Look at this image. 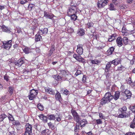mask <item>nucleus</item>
I'll return each instance as SVG.
<instances>
[{
	"instance_id": "obj_1",
	"label": "nucleus",
	"mask_w": 135,
	"mask_h": 135,
	"mask_svg": "<svg viewBox=\"0 0 135 135\" xmlns=\"http://www.w3.org/2000/svg\"><path fill=\"white\" fill-rule=\"evenodd\" d=\"M55 115L54 114H51L47 115V117L44 115L43 114H40L38 117L40 118L42 120L45 122H46L47 121V118L50 120H54L55 119Z\"/></svg>"
},
{
	"instance_id": "obj_42",
	"label": "nucleus",
	"mask_w": 135,
	"mask_h": 135,
	"mask_svg": "<svg viewBox=\"0 0 135 135\" xmlns=\"http://www.w3.org/2000/svg\"><path fill=\"white\" fill-rule=\"evenodd\" d=\"M37 107L38 109L40 110H42L44 109V107L43 105L40 104L37 105Z\"/></svg>"
},
{
	"instance_id": "obj_5",
	"label": "nucleus",
	"mask_w": 135,
	"mask_h": 135,
	"mask_svg": "<svg viewBox=\"0 0 135 135\" xmlns=\"http://www.w3.org/2000/svg\"><path fill=\"white\" fill-rule=\"evenodd\" d=\"M38 93L37 90H35L34 89H32L30 91V93L28 95L29 99L30 100H33L36 97Z\"/></svg>"
},
{
	"instance_id": "obj_54",
	"label": "nucleus",
	"mask_w": 135,
	"mask_h": 135,
	"mask_svg": "<svg viewBox=\"0 0 135 135\" xmlns=\"http://www.w3.org/2000/svg\"><path fill=\"white\" fill-rule=\"evenodd\" d=\"M9 93L11 95L12 94V93H13V89H12V88L11 87H9Z\"/></svg>"
},
{
	"instance_id": "obj_16",
	"label": "nucleus",
	"mask_w": 135,
	"mask_h": 135,
	"mask_svg": "<svg viewBox=\"0 0 135 135\" xmlns=\"http://www.w3.org/2000/svg\"><path fill=\"white\" fill-rule=\"evenodd\" d=\"M120 61V59H116L111 61V62L114 65H117L119 63Z\"/></svg>"
},
{
	"instance_id": "obj_47",
	"label": "nucleus",
	"mask_w": 135,
	"mask_h": 135,
	"mask_svg": "<svg viewBox=\"0 0 135 135\" xmlns=\"http://www.w3.org/2000/svg\"><path fill=\"white\" fill-rule=\"evenodd\" d=\"M27 2V0H21L20 2L21 4H24L26 3Z\"/></svg>"
},
{
	"instance_id": "obj_39",
	"label": "nucleus",
	"mask_w": 135,
	"mask_h": 135,
	"mask_svg": "<svg viewBox=\"0 0 135 135\" xmlns=\"http://www.w3.org/2000/svg\"><path fill=\"white\" fill-rule=\"evenodd\" d=\"M62 118V117L60 115H55V119L56 120L55 121H56L57 122H60L61 121V119Z\"/></svg>"
},
{
	"instance_id": "obj_11",
	"label": "nucleus",
	"mask_w": 135,
	"mask_h": 135,
	"mask_svg": "<svg viewBox=\"0 0 135 135\" xmlns=\"http://www.w3.org/2000/svg\"><path fill=\"white\" fill-rule=\"evenodd\" d=\"M104 98L107 99H108L110 101L114 98V96L112 95L110 92L106 93L105 95Z\"/></svg>"
},
{
	"instance_id": "obj_29",
	"label": "nucleus",
	"mask_w": 135,
	"mask_h": 135,
	"mask_svg": "<svg viewBox=\"0 0 135 135\" xmlns=\"http://www.w3.org/2000/svg\"><path fill=\"white\" fill-rule=\"evenodd\" d=\"M112 64L111 63V62H108V63H107L105 67V71H108L109 69L111 67Z\"/></svg>"
},
{
	"instance_id": "obj_21",
	"label": "nucleus",
	"mask_w": 135,
	"mask_h": 135,
	"mask_svg": "<svg viewBox=\"0 0 135 135\" xmlns=\"http://www.w3.org/2000/svg\"><path fill=\"white\" fill-rule=\"evenodd\" d=\"M23 52L26 54L29 53L30 51V49L27 47L24 46L22 48Z\"/></svg>"
},
{
	"instance_id": "obj_2",
	"label": "nucleus",
	"mask_w": 135,
	"mask_h": 135,
	"mask_svg": "<svg viewBox=\"0 0 135 135\" xmlns=\"http://www.w3.org/2000/svg\"><path fill=\"white\" fill-rule=\"evenodd\" d=\"M76 4L75 3L71 4V6L68 10L67 13L68 16H70L71 15L76 13L77 11V8L76 7Z\"/></svg>"
},
{
	"instance_id": "obj_38",
	"label": "nucleus",
	"mask_w": 135,
	"mask_h": 135,
	"mask_svg": "<svg viewBox=\"0 0 135 135\" xmlns=\"http://www.w3.org/2000/svg\"><path fill=\"white\" fill-rule=\"evenodd\" d=\"M123 41L125 45H127L128 43L129 40L127 37H124L123 39Z\"/></svg>"
},
{
	"instance_id": "obj_40",
	"label": "nucleus",
	"mask_w": 135,
	"mask_h": 135,
	"mask_svg": "<svg viewBox=\"0 0 135 135\" xmlns=\"http://www.w3.org/2000/svg\"><path fill=\"white\" fill-rule=\"evenodd\" d=\"M121 114L119 115L118 117L120 118H123L126 117V113L123 112L121 113Z\"/></svg>"
},
{
	"instance_id": "obj_9",
	"label": "nucleus",
	"mask_w": 135,
	"mask_h": 135,
	"mask_svg": "<svg viewBox=\"0 0 135 135\" xmlns=\"http://www.w3.org/2000/svg\"><path fill=\"white\" fill-rule=\"evenodd\" d=\"M25 60L24 58H21L17 61V62L16 63L15 65L19 67L20 66L25 62Z\"/></svg>"
},
{
	"instance_id": "obj_49",
	"label": "nucleus",
	"mask_w": 135,
	"mask_h": 135,
	"mask_svg": "<svg viewBox=\"0 0 135 135\" xmlns=\"http://www.w3.org/2000/svg\"><path fill=\"white\" fill-rule=\"evenodd\" d=\"M9 76H8L7 74H6L4 76V79L7 81H8L9 80Z\"/></svg>"
},
{
	"instance_id": "obj_59",
	"label": "nucleus",
	"mask_w": 135,
	"mask_h": 135,
	"mask_svg": "<svg viewBox=\"0 0 135 135\" xmlns=\"http://www.w3.org/2000/svg\"><path fill=\"white\" fill-rule=\"evenodd\" d=\"M32 134V132L30 133V132H25V135H31Z\"/></svg>"
},
{
	"instance_id": "obj_37",
	"label": "nucleus",
	"mask_w": 135,
	"mask_h": 135,
	"mask_svg": "<svg viewBox=\"0 0 135 135\" xmlns=\"http://www.w3.org/2000/svg\"><path fill=\"white\" fill-rule=\"evenodd\" d=\"M109 9L110 10H115L116 9L114 7V6L112 3H111L109 5Z\"/></svg>"
},
{
	"instance_id": "obj_56",
	"label": "nucleus",
	"mask_w": 135,
	"mask_h": 135,
	"mask_svg": "<svg viewBox=\"0 0 135 135\" xmlns=\"http://www.w3.org/2000/svg\"><path fill=\"white\" fill-rule=\"evenodd\" d=\"M125 135H135V133H132L130 132L126 133Z\"/></svg>"
},
{
	"instance_id": "obj_36",
	"label": "nucleus",
	"mask_w": 135,
	"mask_h": 135,
	"mask_svg": "<svg viewBox=\"0 0 135 135\" xmlns=\"http://www.w3.org/2000/svg\"><path fill=\"white\" fill-rule=\"evenodd\" d=\"M7 116L4 114H2L0 115V121H2L4 118H6Z\"/></svg>"
},
{
	"instance_id": "obj_64",
	"label": "nucleus",
	"mask_w": 135,
	"mask_h": 135,
	"mask_svg": "<svg viewBox=\"0 0 135 135\" xmlns=\"http://www.w3.org/2000/svg\"><path fill=\"white\" fill-rule=\"evenodd\" d=\"M5 8V6H0V9L1 10Z\"/></svg>"
},
{
	"instance_id": "obj_41",
	"label": "nucleus",
	"mask_w": 135,
	"mask_h": 135,
	"mask_svg": "<svg viewBox=\"0 0 135 135\" xmlns=\"http://www.w3.org/2000/svg\"><path fill=\"white\" fill-rule=\"evenodd\" d=\"M94 121L96 122L97 124H101L102 123V121L101 119H98L94 120Z\"/></svg>"
},
{
	"instance_id": "obj_25",
	"label": "nucleus",
	"mask_w": 135,
	"mask_h": 135,
	"mask_svg": "<svg viewBox=\"0 0 135 135\" xmlns=\"http://www.w3.org/2000/svg\"><path fill=\"white\" fill-rule=\"evenodd\" d=\"M119 95L120 93L119 91H117L115 92L114 94V97L113 98H114L115 100H117L119 98Z\"/></svg>"
},
{
	"instance_id": "obj_30",
	"label": "nucleus",
	"mask_w": 135,
	"mask_h": 135,
	"mask_svg": "<svg viewBox=\"0 0 135 135\" xmlns=\"http://www.w3.org/2000/svg\"><path fill=\"white\" fill-rule=\"evenodd\" d=\"M55 98L56 100H57L59 101H60L61 99V96L60 93L58 92H57L56 94L55 95Z\"/></svg>"
},
{
	"instance_id": "obj_6",
	"label": "nucleus",
	"mask_w": 135,
	"mask_h": 135,
	"mask_svg": "<svg viewBox=\"0 0 135 135\" xmlns=\"http://www.w3.org/2000/svg\"><path fill=\"white\" fill-rule=\"evenodd\" d=\"M71 113L73 116L74 120L78 123H79V117L76 112L75 110L72 109Z\"/></svg>"
},
{
	"instance_id": "obj_18",
	"label": "nucleus",
	"mask_w": 135,
	"mask_h": 135,
	"mask_svg": "<svg viewBox=\"0 0 135 135\" xmlns=\"http://www.w3.org/2000/svg\"><path fill=\"white\" fill-rule=\"evenodd\" d=\"M80 55H79L75 59L79 62H81L82 63L84 62H85V60Z\"/></svg>"
},
{
	"instance_id": "obj_55",
	"label": "nucleus",
	"mask_w": 135,
	"mask_h": 135,
	"mask_svg": "<svg viewBox=\"0 0 135 135\" xmlns=\"http://www.w3.org/2000/svg\"><path fill=\"white\" fill-rule=\"evenodd\" d=\"M81 73V71L80 70H78L75 74V75L76 76H77L79 75Z\"/></svg>"
},
{
	"instance_id": "obj_12",
	"label": "nucleus",
	"mask_w": 135,
	"mask_h": 135,
	"mask_svg": "<svg viewBox=\"0 0 135 135\" xmlns=\"http://www.w3.org/2000/svg\"><path fill=\"white\" fill-rule=\"evenodd\" d=\"M116 42L117 45L119 47L122 45L123 39L121 37H118L116 40Z\"/></svg>"
},
{
	"instance_id": "obj_10",
	"label": "nucleus",
	"mask_w": 135,
	"mask_h": 135,
	"mask_svg": "<svg viewBox=\"0 0 135 135\" xmlns=\"http://www.w3.org/2000/svg\"><path fill=\"white\" fill-rule=\"evenodd\" d=\"M45 89L46 92L47 93L51 94H54L55 93L54 91L49 87H46L45 88Z\"/></svg>"
},
{
	"instance_id": "obj_15",
	"label": "nucleus",
	"mask_w": 135,
	"mask_h": 135,
	"mask_svg": "<svg viewBox=\"0 0 135 135\" xmlns=\"http://www.w3.org/2000/svg\"><path fill=\"white\" fill-rule=\"evenodd\" d=\"M78 123L80 124L81 127H83L87 123V122L86 120L83 119L82 120L79 121V123Z\"/></svg>"
},
{
	"instance_id": "obj_58",
	"label": "nucleus",
	"mask_w": 135,
	"mask_h": 135,
	"mask_svg": "<svg viewBox=\"0 0 135 135\" xmlns=\"http://www.w3.org/2000/svg\"><path fill=\"white\" fill-rule=\"evenodd\" d=\"M33 5L32 4H29L28 8L29 10H31L33 7Z\"/></svg>"
},
{
	"instance_id": "obj_3",
	"label": "nucleus",
	"mask_w": 135,
	"mask_h": 135,
	"mask_svg": "<svg viewBox=\"0 0 135 135\" xmlns=\"http://www.w3.org/2000/svg\"><path fill=\"white\" fill-rule=\"evenodd\" d=\"M60 75H61L62 78V80H68V79H70L71 75L69 74V72L68 71H66L64 70H62L60 73Z\"/></svg>"
},
{
	"instance_id": "obj_52",
	"label": "nucleus",
	"mask_w": 135,
	"mask_h": 135,
	"mask_svg": "<svg viewBox=\"0 0 135 135\" xmlns=\"http://www.w3.org/2000/svg\"><path fill=\"white\" fill-rule=\"evenodd\" d=\"M79 129V126H76L75 127L74 131L75 132H77L78 131Z\"/></svg>"
},
{
	"instance_id": "obj_51",
	"label": "nucleus",
	"mask_w": 135,
	"mask_h": 135,
	"mask_svg": "<svg viewBox=\"0 0 135 135\" xmlns=\"http://www.w3.org/2000/svg\"><path fill=\"white\" fill-rule=\"evenodd\" d=\"M129 34H132L133 35L135 36V30H131L129 32Z\"/></svg>"
},
{
	"instance_id": "obj_62",
	"label": "nucleus",
	"mask_w": 135,
	"mask_h": 135,
	"mask_svg": "<svg viewBox=\"0 0 135 135\" xmlns=\"http://www.w3.org/2000/svg\"><path fill=\"white\" fill-rule=\"evenodd\" d=\"M117 0H112V1L113 3L115 5H117L118 4L117 2Z\"/></svg>"
},
{
	"instance_id": "obj_34",
	"label": "nucleus",
	"mask_w": 135,
	"mask_h": 135,
	"mask_svg": "<svg viewBox=\"0 0 135 135\" xmlns=\"http://www.w3.org/2000/svg\"><path fill=\"white\" fill-rule=\"evenodd\" d=\"M1 28H2L3 31H4L6 32H9V30L5 26H3L2 27L1 26Z\"/></svg>"
},
{
	"instance_id": "obj_61",
	"label": "nucleus",
	"mask_w": 135,
	"mask_h": 135,
	"mask_svg": "<svg viewBox=\"0 0 135 135\" xmlns=\"http://www.w3.org/2000/svg\"><path fill=\"white\" fill-rule=\"evenodd\" d=\"M55 50L54 47H51V49L50 50V52L51 53H53V52Z\"/></svg>"
},
{
	"instance_id": "obj_20",
	"label": "nucleus",
	"mask_w": 135,
	"mask_h": 135,
	"mask_svg": "<svg viewBox=\"0 0 135 135\" xmlns=\"http://www.w3.org/2000/svg\"><path fill=\"white\" fill-rule=\"evenodd\" d=\"M48 30L47 28H45L44 29H42L41 30H39V32L40 33L42 34H46L48 32Z\"/></svg>"
},
{
	"instance_id": "obj_57",
	"label": "nucleus",
	"mask_w": 135,
	"mask_h": 135,
	"mask_svg": "<svg viewBox=\"0 0 135 135\" xmlns=\"http://www.w3.org/2000/svg\"><path fill=\"white\" fill-rule=\"evenodd\" d=\"M99 116L101 119L103 118V116L102 113H99Z\"/></svg>"
},
{
	"instance_id": "obj_32",
	"label": "nucleus",
	"mask_w": 135,
	"mask_h": 135,
	"mask_svg": "<svg viewBox=\"0 0 135 135\" xmlns=\"http://www.w3.org/2000/svg\"><path fill=\"white\" fill-rule=\"evenodd\" d=\"M70 16L71 17V20L73 21H75L77 19V16L75 15V14H73L71 15L70 16Z\"/></svg>"
},
{
	"instance_id": "obj_44",
	"label": "nucleus",
	"mask_w": 135,
	"mask_h": 135,
	"mask_svg": "<svg viewBox=\"0 0 135 135\" xmlns=\"http://www.w3.org/2000/svg\"><path fill=\"white\" fill-rule=\"evenodd\" d=\"M9 120L11 121H13L14 120V119L12 115L11 114H9L8 117Z\"/></svg>"
},
{
	"instance_id": "obj_31",
	"label": "nucleus",
	"mask_w": 135,
	"mask_h": 135,
	"mask_svg": "<svg viewBox=\"0 0 135 135\" xmlns=\"http://www.w3.org/2000/svg\"><path fill=\"white\" fill-rule=\"evenodd\" d=\"M91 62L92 64L98 65L100 63V61L97 59L91 60Z\"/></svg>"
},
{
	"instance_id": "obj_27",
	"label": "nucleus",
	"mask_w": 135,
	"mask_h": 135,
	"mask_svg": "<svg viewBox=\"0 0 135 135\" xmlns=\"http://www.w3.org/2000/svg\"><path fill=\"white\" fill-rule=\"evenodd\" d=\"M115 35L114 34L109 36L108 39L109 41L111 42L114 40L115 38Z\"/></svg>"
},
{
	"instance_id": "obj_4",
	"label": "nucleus",
	"mask_w": 135,
	"mask_h": 135,
	"mask_svg": "<svg viewBox=\"0 0 135 135\" xmlns=\"http://www.w3.org/2000/svg\"><path fill=\"white\" fill-rule=\"evenodd\" d=\"M12 40H9L7 41H3L2 42L3 44L2 45V47L6 49H8L11 46Z\"/></svg>"
},
{
	"instance_id": "obj_13",
	"label": "nucleus",
	"mask_w": 135,
	"mask_h": 135,
	"mask_svg": "<svg viewBox=\"0 0 135 135\" xmlns=\"http://www.w3.org/2000/svg\"><path fill=\"white\" fill-rule=\"evenodd\" d=\"M26 132H32V125L29 124H27L26 125Z\"/></svg>"
},
{
	"instance_id": "obj_43",
	"label": "nucleus",
	"mask_w": 135,
	"mask_h": 135,
	"mask_svg": "<svg viewBox=\"0 0 135 135\" xmlns=\"http://www.w3.org/2000/svg\"><path fill=\"white\" fill-rule=\"evenodd\" d=\"M48 125L49 128L52 129L54 128V126L52 124L51 122L48 123Z\"/></svg>"
},
{
	"instance_id": "obj_60",
	"label": "nucleus",
	"mask_w": 135,
	"mask_h": 135,
	"mask_svg": "<svg viewBox=\"0 0 135 135\" xmlns=\"http://www.w3.org/2000/svg\"><path fill=\"white\" fill-rule=\"evenodd\" d=\"M20 123L18 121H15V122L13 123V124L14 125H19L20 124Z\"/></svg>"
},
{
	"instance_id": "obj_33",
	"label": "nucleus",
	"mask_w": 135,
	"mask_h": 135,
	"mask_svg": "<svg viewBox=\"0 0 135 135\" xmlns=\"http://www.w3.org/2000/svg\"><path fill=\"white\" fill-rule=\"evenodd\" d=\"M42 38L41 36L39 35H36L35 36V40L36 41H40Z\"/></svg>"
},
{
	"instance_id": "obj_22",
	"label": "nucleus",
	"mask_w": 135,
	"mask_h": 135,
	"mask_svg": "<svg viewBox=\"0 0 135 135\" xmlns=\"http://www.w3.org/2000/svg\"><path fill=\"white\" fill-rule=\"evenodd\" d=\"M77 34L80 36L83 35L85 34L84 30L82 29H79L78 31Z\"/></svg>"
},
{
	"instance_id": "obj_7",
	"label": "nucleus",
	"mask_w": 135,
	"mask_h": 135,
	"mask_svg": "<svg viewBox=\"0 0 135 135\" xmlns=\"http://www.w3.org/2000/svg\"><path fill=\"white\" fill-rule=\"evenodd\" d=\"M108 0H104V1H98L97 3L98 7L100 8L103 7L107 5L108 3Z\"/></svg>"
},
{
	"instance_id": "obj_28",
	"label": "nucleus",
	"mask_w": 135,
	"mask_h": 135,
	"mask_svg": "<svg viewBox=\"0 0 135 135\" xmlns=\"http://www.w3.org/2000/svg\"><path fill=\"white\" fill-rule=\"evenodd\" d=\"M94 23L91 22H88L86 25V27L88 28H90L93 27Z\"/></svg>"
},
{
	"instance_id": "obj_46",
	"label": "nucleus",
	"mask_w": 135,
	"mask_h": 135,
	"mask_svg": "<svg viewBox=\"0 0 135 135\" xmlns=\"http://www.w3.org/2000/svg\"><path fill=\"white\" fill-rule=\"evenodd\" d=\"M87 77L85 75H84L83 78V82H87Z\"/></svg>"
},
{
	"instance_id": "obj_63",
	"label": "nucleus",
	"mask_w": 135,
	"mask_h": 135,
	"mask_svg": "<svg viewBox=\"0 0 135 135\" xmlns=\"http://www.w3.org/2000/svg\"><path fill=\"white\" fill-rule=\"evenodd\" d=\"M124 86L123 85H122L120 87V89L122 91H124Z\"/></svg>"
},
{
	"instance_id": "obj_8",
	"label": "nucleus",
	"mask_w": 135,
	"mask_h": 135,
	"mask_svg": "<svg viewBox=\"0 0 135 135\" xmlns=\"http://www.w3.org/2000/svg\"><path fill=\"white\" fill-rule=\"evenodd\" d=\"M83 45L81 44H79L77 46L76 52L79 55L82 54L83 52V49L82 48Z\"/></svg>"
},
{
	"instance_id": "obj_26",
	"label": "nucleus",
	"mask_w": 135,
	"mask_h": 135,
	"mask_svg": "<svg viewBox=\"0 0 135 135\" xmlns=\"http://www.w3.org/2000/svg\"><path fill=\"white\" fill-rule=\"evenodd\" d=\"M127 108L125 106H123L122 108H120L119 109V113H126L125 112L127 110Z\"/></svg>"
},
{
	"instance_id": "obj_14",
	"label": "nucleus",
	"mask_w": 135,
	"mask_h": 135,
	"mask_svg": "<svg viewBox=\"0 0 135 135\" xmlns=\"http://www.w3.org/2000/svg\"><path fill=\"white\" fill-rule=\"evenodd\" d=\"M44 16L46 18L49 19L52 18L53 17V15L49 14L48 12L45 11H44Z\"/></svg>"
},
{
	"instance_id": "obj_23",
	"label": "nucleus",
	"mask_w": 135,
	"mask_h": 135,
	"mask_svg": "<svg viewBox=\"0 0 135 135\" xmlns=\"http://www.w3.org/2000/svg\"><path fill=\"white\" fill-rule=\"evenodd\" d=\"M110 101L108 99H107L105 98H103L101 100V104L102 105H104L107 103L109 102Z\"/></svg>"
},
{
	"instance_id": "obj_24",
	"label": "nucleus",
	"mask_w": 135,
	"mask_h": 135,
	"mask_svg": "<svg viewBox=\"0 0 135 135\" xmlns=\"http://www.w3.org/2000/svg\"><path fill=\"white\" fill-rule=\"evenodd\" d=\"M50 133V132L48 129L43 130L41 132L42 135H49Z\"/></svg>"
},
{
	"instance_id": "obj_53",
	"label": "nucleus",
	"mask_w": 135,
	"mask_h": 135,
	"mask_svg": "<svg viewBox=\"0 0 135 135\" xmlns=\"http://www.w3.org/2000/svg\"><path fill=\"white\" fill-rule=\"evenodd\" d=\"M124 67H123L121 65L118 67V69L117 70H121L124 69Z\"/></svg>"
},
{
	"instance_id": "obj_35",
	"label": "nucleus",
	"mask_w": 135,
	"mask_h": 135,
	"mask_svg": "<svg viewBox=\"0 0 135 135\" xmlns=\"http://www.w3.org/2000/svg\"><path fill=\"white\" fill-rule=\"evenodd\" d=\"M60 92L61 93H63L64 94L66 95H67L69 93V91L67 89L65 90L64 89L61 90Z\"/></svg>"
},
{
	"instance_id": "obj_45",
	"label": "nucleus",
	"mask_w": 135,
	"mask_h": 135,
	"mask_svg": "<svg viewBox=\"0 0 135 135\" xmlns=\"http://www.w3.org/2000/svg\"><path fill=\"white\" fill-rule=\"evenodd\" d=\"M130 109V110H131L133 112L135 113V106L131 107Z\"/></svg>"
},
{
	"instance_id": "obj_17",
	"label": "nucleus",
	"mask_w": 135,
	"mask_h": 135,
	"mask_svg": "<svg viewBox=\"0 0 135 135\" xmlns=\"http://www.w3.org/2000/svg\"><path fill=\"white\" fill-rule=\"evenodd\" d=\"M126 96L127 98H129L131 95V93L128 90H126L125 91H123Z\"/></svg>"
},
{
	"instance_id": "obj_48",
	"label": "nucleus",
	"mask_w": 135,
	"mask_h": 135,
	"mask_svg": "<svg viewBox=\"0 0 135 135\" xmlns=\"http://www.w3.org/2000/svg\"><path fill=\"white\" fill-rule=\"evenodd\" d=\"M114 48L113 47H111L109 51V54H111L112 52L114 51Z\"/></svg>"
},
{
	"instance_id": "obj_19",
	"label": "nucleus",
	"mask_w": 135,
	"mask_h": 135,
	"mask_svg": "<svg viewBox=\"0 0 135 135\" xmlns=\"http://www.w3.org/2000/svg\"><path fill=\"white\" fill-rule=\"evenodd\" d=\"M52 77L55 80L57 81L60 80H62V78L61 75H60V74L59 75H53L52 76Z\"/></svg>"
},
{
	"instance_id": "obj_50",
	"label": "nucleus",
	"mask_w": 135,
	"mask_h": 135,
	"mask_svg": "<svg viewBox=\"0 0 135 135\" xmlns=\"http://www.w3.org/2000/svg\"><path fill=\"white\" fill-rule=\"evenodd\" d=\"M130 127L132 128H134L135 127V124H134V123H133V122H132L131 123Z\"/></svg>"
}]
</instances>
